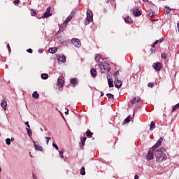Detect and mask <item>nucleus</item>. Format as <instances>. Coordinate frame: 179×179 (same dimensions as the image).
Instances as JSON below:
<instances>
[{
	"instance_id": "49530a36",
	"label": "nucleus",
	"mask_w": 179,
	"mask_h": 179,
	"mask_svg": "<svg viewBox=\"0 0 179 179\" xmlns=\"http://www.w3.org/2000/svg\"><path fill=\"white\" fill-rule=\"evenodd\" d=\"M19 2H20L19 0H15V1H14V3H19Z\"/></svg>"
},
{
	"instance_id": "8fccbe9b",
	"label": "nucleus",
	"mask_w": 179,
	"mask_h": 179,
	"mask_svg": "<svg viewBox=\"0 0 179 179\" xmlns=\"http://www.w3.org/2000/svg\"><path fill=\"white\" fill-rule=\"evenodd\" d=\"M10 141H11V142H13V141H15V138L12 137Z\"/></svg>"
},
{
	"instance_id": "c9c22d12",
	"label": "nucleus",
	"mask_w": 179,
	"mask_h": 179,
	"mask_svg": "<svg viewBox=\"0 0 179 179\" xmlns=\"http://www.w3.org/2000/svg\"><path fill=\"white\" fill-rule=\"evenodd\" d=\"M6 145H10V138H6Z\"/></svg>"
},
{
	"instance_id": "2f4dec72",
	"label": "nucleus",
	"mask_w": 179,
	"mask_h": 179,
	"mask_svg": "<svg viewBox=\"0 0 179 179\" xmlns=\"http://www.w3.org/2000/svg\"><path fill=\"white\" fill-rule=\"evenodd\" d=\"M81 176H85L86 174V172H85V167H82L80 171Z\"/></svg>"
},
{
	"instance_id": "f03ea898",
	"label": "nucleus",
	"mask_w": 179,
	"mask_h": 179,
	"mask_svg": "<svg viewBox=\"0 0 179 179\" xmlns=\"http://www.w3.org/2000/svg\"><path fill=\"white\" fill-rule=\"evenodd\" d=\"M164 152H166V148H161L157 150V151H155V156L156 157L157 163H162L163 160H166V157Z\"/></svg>"
},
{
	"instance_id": "bb28decb",
	"label": "nucleus",
	"mask_w": 179,
	"mask_h": 179,
	"mask_svg": "<svg viewBox=\"0 0 179 179\" xmlns=\"http://www.w3.org/2000/svg\"><path fill=\"white\" fill-rule=\"evenodd\" d=\"M132 118V116L129 115L125 120H124V124H127V122H129L131 121V119Z\"/></svg>"
},
{
	"instance_id": "4468645a",
	"label": "nucleus",
	"mask_w": 179,
	"mask_h": 179,
	"mask_svg": "<svg viewBox=\"0 0 179 179\" xmlns=\"http://www.w3.org/2000/svg\"><path fill=\"white\" fill-rule=\"evenodd\" d=\"M90 73L92 78H96L97 76V71L94 69H91Z\"/></svg>"
},
{
	"instance_id": "412c9836",
	"label": "nucleus",
	"mask_w": 179,
	"mask_h": 179,
	"mask_svg": "<svg viewBox=\"0 0 179 179\" xmlns=\"http://www.w3.org/2000/svg\"><path fill=\"white\" fill-rule=\"evenodd\" d=\"M32 97L34 99H38V97H40V95L38 94V93H37V91H35L32 94Z\"/></svg>"
},
{
	"instance_id": "39448f33",
	"label": "nucleus",
	"mask_w": 179,
	"mask_h": 179,
	"mask_svg": "<svg viewBox=\"0 0 179 179\" xmlns=\"http://www.w3.org/2000/svg\"><path fill=\"white\" fill-rule=\"evenodd\" d=\"M93 22V13L90 10H87V17L85 21V26Z\"/></svg>"
},
{
	"instance_id": "c03bdc74",
	"label": "nucleus",
	"mask_w": 179,
	"mask_h": 179,
	"mask_svg": "<svg viewBox=\"0 0 179 179\" xmlns=\"http://www.w3.org/2000/svg\"><path fill=\"white\" fill-rule=\"evenodd\" d=\"M120 73V72H115V73H114V76H117V75H118Z\"/></svg>"
},
{
	"instance_id": "5fc2aeb1",
	"label": "nucleus",
	"mask_w": 179,
	"mask_h": 179,
	"mask_svg": "<svg viewBox=\"0 0 179 179\" xmlns=\"http://www.w3.org/2000/svg\"><path fill=\"white\" fill-rule=\"evenodd\" d=\"M149 16H153V14H152V13H150Z\"/></svg>"
},
{
	"instance_id": "393cba45",
	"label": "nucleus",
	"mask_w": 179,
	"mask_h": 179,
	"mask_svg": "<svg viewBox=\"0 0 179 179\" xmlns=\"http://www.w3.org/2000/svg\"><path fill=\"white\" fill-rule=\"evenodd\" d=\"M178 108L179 103L172 107V113H173V111H176V110H178Z\"/></svg>"
},
{
	"instance_id": "0e129e2a",
	"label": "nucleus",
	"mask_w": 179,
	"mask_h": 179,
	"mask_svg": "<svg viewBox=\"0 0 179 179\" xmlns=\"http://www.w3.org/2000/svg\"><path fill=\"white\" fill-rule=\"evenodd\" d=\"M0 173H1V167H0Z\"/></svg>"
},
{
	"instance_id": "a19ab883",
	"label": "nucleus",
	"mask_w": 179,
	"mask_h": 179,
	"mask_svg": "<svg viewBox=\"0 0 179 179\" xmlns=\"http://www.w3.org/2000/svg\"><path fill=\"white\" fill-rule=\"evenodd\" d=\"M62 44L63 45H66V41H62Z\"/></svg>"
},
{
	"instance_id": "7c9ffc66",
	"label": "nucleus",
	"mask_w": 179,
	"mask_h": 179,
	"mask_svg": "<svg viewBox=\"0 0 179 179\" xmlns=\"http://www.w3.org/2000/svg\"><path fill=\"white\" fill-rule=\"evenodd\" d=\"M106 96L110 100H114V95L112 94H107Z\"/></svg>"
},
{
	"instance_id": "4d7b16f0",
	"label": "nucleus",
	"mask_w": 179,
	"mask_h": 179,
	"mask_svg": "<svg viewBox=\"0 0 179 179\" xmlns=\"http://www.w3.org/2000/svg\"><path fill=\"white\" fill-rule=\"evenodd\" d=\"M38 52H40V53L41 54V52H43V50H38Z\"/></svg>"
},
{
	"instance_id": "c756f323",
	"label": "nucleus",
	"mask_w": 179,
	"mask_h": 179,
	"mask_svg": "<svg viewBox=\"0 0 179 179\" xmlns=\"http://www.w3.org/2000/svg\"><path fill=\"white\" fill-rule=\"evenodd\" d=\"M86 137H84L81 138L82 145H80L81 148H83L85 146V142H86Z\"/></svg>"
},
{
	"instance_id": "a878e982",
	"label": "nucleus",
	"mask_w": 179,
	"mask_h": 179,
	"mask_svg": "<svg viewBox=\"0 0 179 179\" xmlns=\"http://www.w3.org/2000/svg\"><path fill=\"white\" fill-rule=\"evenodd\" d=\"M35 150H43V147L40 146L39 145L34 144Z\"/></svg>"
},
{
	"instance_id": "69168bd1",
	"label": "nucleus",
	"mask_w": 179,
	"mask_h": 179,
	"mask_svg": "<svg viewBox=\"0 0 179 179\" xmlns=\"http://www.w3.org/2000/svg\"><path fill=\"white\" fill-rule=\"evenodd\" d=\"M143 1H146V0H143Z\"/></svg>"
},
{
	"instance_id": "aec40b11",
	"label": "nucleus",
	"mask_w": 179,
	"mask_h": 179,
	"mask_svg": "<svg viewBox=\"0 0 179 179\" xmlns=\"http://www.w3.org/2000/svg\"><path fill=\"white\" fill-rule=\"evenodd\" d=\"M138 101H141V98L138 96L134 97L131 102L132 104H135V103H138Z\"/></svg>"
},
{
	"instance_id": "a211bd4d",
	"label": "nucleus",
	"mask_w": 179,
	"mask_h": 179,
	"mask_svg": "<svg viewBox=\"0 0 179 179\" xmlns=\"http://www.w3.org/2000/svg\"><path fill=\"white\" fill-rule=\"evenodd\" d=\"M70 83L73 86H76V85H78V78H71Z\"/></svg>"
},
{
	"instance_id": "9b49d317",
	"label": "nucleus",
	"mask_w": 179,
	"mask_h": 179,
	"mask_svg": "<svg viewBox=\"0 0 179 179\" xmlns=\"http://www.w3.org/2000/svg\"><path fill=\"white\" fill-rule=\"evenodd\" d=\"M57 61H58L59 63H60V62H62V63L66 62V57H65V55L60 56L57 58Z\"/></svg>"
},
{
	"instance_id": "864d4df0",
	"label": "nucleus",
	"mask_w": 179,
	"mask_h": 179,
	"mask_svg": "<svg viewBox=\"0 0 179 179\" xmlns=\"http://www.w3.org/2000/svg\"><path fill=\"white\" fill-rule=\"evenodd\" d=\"M157 43H159V41H156L155 43H154V44H157Z\"/></svg>"
},
{
	"instance_id": "58836bf2",
	"label": "nucleus",
	"mask_w": 179,
	"mask_h": 179,
	"mask_svg": "<svg viewBox=\"0 0 179 179\" xmlns=\"http://www.w3.org/2000/svg\"><path fill=\"white\" fill-rule=\"evenodd\" d=\"M154 86H155V84L152 83H150L148 84V87H153Z\"/></svg>"
},
{
	"instance_id": "6e6552de",
	"label": "nucleus",
	"mask_w": 179,
	"mask_h": 179,
	"mask_svg": "<svg viewBox=\"0 0 179 179\" xmlns=\"http://www.w3.org/2000/svg\"><path fill=\"white\" fill-rule=\"evenodd\" d=\"M51 7H48L45 13L43 14V16H42V17H50V16H51Z\"/></svg>"
},
{
	"instance_id": "a18cd8bd",
	"label": "nucleus",
	"mask_w": 179,
	"mask_h": 179,
	"mask_svg": "<svg viewBox=\"0 0 179 179\" xmlns=\"http://www.w3.org/2000/svg\"><path fill=\"white\" fill-rule=\"evenodd\" d=\"M7 47H8V51L10 52V46H9V44L7 45Z\"/></svg>"
},
{
	"instance_id": "f8f14e48",
	"label": "nucleus",
	"mask_w": 179,
	"mask_h": 179,
	"mask_svg": "<svg viewBox=\"0 0 179 179\" xmlns=\"http://www.w3.org/2000/svg\"><path fill=\"white\" fill-rule=\"evenodd\" d=\"M133 15L134 16H141V15H142V13H141V11L139 10H138V8H136L133 10Z\"/></svg>"
},
{
	"instance_id": "5701e85b",
	"label": "nucleus",
	"mask_w": 179,
	"mask_h": 179,
	"mask_svg": "<svg viewBox=\"0 0 179 179\" xmlns=\"http://www.w3.org/2000/svg\"><path fill=\"white\" fill-rule=\"evenodd\" d=\"M124 21L126 23H132V19H131V17L127 16L125 19Z\"/></svg>"
},
{
	"instance_id": "473e14b6",
	"label": "nucleus",
	"mask_w": 179,
	"mask_h": 179,
	"mask_svg": "<svg viewBox=\"0 0 179 179\" xmlns=\"http://www.w3.org/2000/svg\"><path fill=\"white\" fill-rule=\"evenodd\" d=\"M65 151L64 150H62L60 152H59V156H60V158L61 159H64V152Z\"/></svg>"
},
{
	"instance_id": "9d476101",
	"label": "nucleus",
	"mask_w": 179,
	"mask_h": 179,
	"mask_svg": "<svg viewBox=\"0 0 179 179\" xmlns=\"http://www.w3.org/2000/svg\"><path fill=\"white\" fill-rule=\"evenodd\" d=\"M152 66L155 71H160L162 69V64L159 62L154 63Z\"/></svg>"
},
{
	"instance_id": "1a4fd4ad",
	"label": "nucleus",
	"mask_w": 179,
	"mask_h": 179,
	"mask_svg": "<svg viewBox=\"0 0 179 179\" xmlns=\"http://www.w3.org/2000/svg\"><path fill=\"white\" fill-rule=\"evenodd\" d=\"M115 86L117 89H120V87L122 86V81L118 80V78H116L115 80Z\"/></svg>"
},
{
	"instance_id": "dca6fc26",
	"label": "nucleus",
	"mask_w": 179,
	"mask_h": 179,
	"mask_svg": "<svg viewBox=\"0 0 179 179\" xmlns=\"http://www.w3.org/2000/svg\"><path fill=\"white\" fill-rule=\"evenodd\" d=\"M114 80H113V78H108V83L109 85V87H114Z\"/></svg>"
},
{
	"instance_id": "37998d69",
	"label": "nucleus",
	"mask_w": 179,
	"mask_h": 179,
	"mask_svg": "<svg viewBox=\"0 0 179 179\" xmlns=\"http://www.w3.org/2000/svg\"><path fill=\"white\" fill-rule=\"evenodd\" d=\"M33 179H37V176L34 173H33Z\"/></svg>"
},
{
	"instance_id": "423d86ee",
	"label": "nucleus",
	"mask_w": 179,
	"mask_h": 179,
	"mask_svg": "<svg viewBox=\"0 0 179 179\" xmlns=\"http://www.w3.org/2000/svg\"><path fill=\"white\" fill-rule=\"evenodd\" d=\"M64 77L62 76L59 77L57 80V85L59 87V90H62V86H64Z\"/></svg>"
},
{
	"instance_id": "79ce46f5",
	"label": "nucleus",
	"mask_w": 179,
	"mask_h": 179,
	"mask_svg": "<svg viewBox=\"0 0 179 179\" xmlns=\"http://www.w3.org/2000/svg\"><path fill=\"white\" fill-rule=\"evenodd\" d=\"M27 52H29V54H31V52H33V50H31V49H28V50H27Z\"/></svg>"
},
{
	"instance_id": "4c0bfd02",
	"label": "nucleus",
	"mask_w": 179,
	"mask_h": 179,
	"mask_svg": "<svg viewBox=\"0 0 179 179\" xmlns=\"http://www.w3.org/2000/svg\"><path fill=\"white\" fill-rule=\"evenodd\" d=\"M52 146H53V148H55L56 149V150H58V145H57V144L53 143Z\"/></svg>"
},
{
	"instance_id": "b1692460",
	"label": "nucleus",
	"mask_w": 179,
	"mask_h": 179,
	"mask_svg": "<svg viewBox=\"0 0 179 179\" xmlns=\"http://www.w3.org/2000/svg\"><path fill=\"white\" fill-rule=\"evenodd\" d=\"M41 79H43L44 80L48 79V74L47 73L41 74Z\"/></svg>"
},
{
	"instance_id": "f3484780",
	"label": "nucleus",
	"mask_w": 179,
	"mask_h": 179,
	"mask_svg": "<svg viewBox=\"0 0 179 179\" xmlns=\"http://www.w3.org/2000/svg\"><path fill=\"white\" fill-rule=\"evenodd\" d=\"M1 106L4 110H6V106H8V103L6 102V100H3L2 102L1 103Z\"/></svg>"
},
{
	"instance_id": "09e8293b",
	"label": "nucleus",
	"mask_w": 179,
	"mask_h": 179,
	"mask_svg": "<svg viewBox=\"0 0 179 179\" xmlns=\"http://www.w3.org/2000/svg\"><path fill=\"white\" fill-rule=\"evenodd\" d=\"M151 52H152V54H153V52H155V49H151Z\"/></svg>"
},
{
	"instance_id": "ddd939ff",
	"label": "nucleus",
	"mask_w": 179,
	"mask_h": 179,
	"mask_svg": "<svg viewBox=\"0 0 179 179\" xmlns=\"http://www.w3.org/2000/svg\"><path fill=\"white\" fill-rule=\"evenodd\" d=\"M103 57H101V56L100 55H98L95 57V61L96 62H99V63H101L103 62Z\"/></svg>"
},
{
	"instance_id": "cd10ccee",
	"label": "nucleus",
	"mask_w": 179,
	"mask_h": 179,
	"mask_svg": "<svg viewBox=\"0 0 179 179\" xmlns=\"http://www.w3.org/2000/svg\"><path fill=\"white\" fill-rule=\"evenodd\" d=\"M27 131L28 134V136L31 137V135H33V132L31 131V129L29 128H27Z\"/></svg>"
},
{
	"instance_id": "bf43d9fd",
	"label": "nucleus",
	"mask_w": 179,
	"mask_h": 179,
	"mask_svg": "<svg viewBox=\"0 0 179 179\" xmlns=\"http://www.w3.org/2000/svg\"><path fill=\"white\" fill-rule=\"evenodd\" d=\"M40 131H41V132H43V128H41V129H40Z\"/></svg>"
},
{
	"instance_id": "72a5a7b5",
	"label": "nucleus",
	"mask_w": 179,
	"mask_h": 179,
	"mask_svg": "<svg viewBox=\"0 0 179 179\" xmlns=\"http://www.w3.org/2000/svg\"><path fill=\"white\" fill-rule=\"evenodd\" d=\"M45 139H46V144L48 145L50 141H51L50 137H45Z\"/></svg>"
},
{
	"instance_id": "ea45409f",
	"label": "nucleus",
	"mask_w": 179,
	"mask_h": 179,
	"mask_svg": "<svg viewBox=\"0 0 179 179\" xmlns=\"http://www.w3.org/2000/svg\"><path fill=\"white\" fill-rule=\"evenodd\" d=\"M25 125H27V127H28V129L30 128V124H29V122H25Z\"/></svg>"
},
{
	"instance_id": "e433bc0d",
	"label": "nucleus",
	"mask_w": 179,
	"mask_h": 179,
	"mask_svg": "<svg viewBox=\"0 0 179 179\" xmlns=\"http://www.w3.org/2000/svg\"><path fill=\"white\" fill-rule=\"evenodd\" d=\"M31 16H36V13L34 10H31Z\"/></svg>"
},
{
	"instance_id": "680f3d73",
	"label": "nucleus",
	"mask_w": 179,
	"mask_h": 179,
	"mask_svg": "<svg viewBox=\"0 0 179 179\" xmlns=\"http://www.w3.org/2000/svg\"><path fill=\"white\" fill-rule=\"evenodd\" d=\"M111 1H113V2H114V0H111Z\"/></svg>"
},
{
	"instance_id": "13d9d810",
	"label": "nucleus",
	"mask_w": 179,
	"mask_h": 179,
	"mask_svg": "<svg viewBox=\"0 0 179 179\" xmlns=\"http://www.w3.org/2000/svg\"><path fill=\"white\" fill-rule=\"evenodd\" d=\"M177 27H178V31H179V24H178Z\"/></svg>"
},
{
	"instance_id": "3c124183",
	"label": "nucleus",
	"mask_w": 179,
	"mask_h": 179,
	"mask_svg": "<svg viewBox=\"0 0 179 179\" xmlns=\"http://www.w3.org/2000/svg\"><path fill=\"white\" fill-rule=\"evenodd\" d=\"M101 96L103 97V96H104V92H101Z\"/></svg>"
},
{
	"instance_id": "f704fd0d",
	"label": "nucleus",
	"mask_w": 179,
	"mask_h": 179,
	"mask_svg": "<svg viewBox=\"0 0 179 179\" xmlns=\"http://www.w3.org/2000/svg\"><path fill=\"white\" fill-rule=\"evenodd\" d=\"M162 58H163V59H166L167 58V55H166V53H162Z\"/></svg>"
},
{
	"instance_id": "20e7f679",
	"label": "nucleus",
	"mask_w": 179,
	"mask_h": 179,
	"mask_svg": "<svg viewBox=\"0 0 179 179\" xmlns=\"http://www.w3.org/2000/svg\"><path fill=\"white\" fill-rule=\"evenodd\" d=\"M96 68L99 69L101 73H106V72H110L111 68H110V64H99L96 66Z\"/></svg>"
},
{
	"instance_id": "0eeeda50",
	"label": "nucleus",
	"mask_w": 179,
	"mask_h": 179,
	"mask_svg": "<svg viewBox=\"0 0 179 179\" xmlns=\"http://www.w3.org/2000/svg\"><path fill=\"white\" fill-rule=\"evenodd\" d=\"M71 43L74 45L75 47H76V48H79L80 45H82V44L80 43V41L78 38H72Z\"/></svg>"
},
{
	"instance_id": "052dcab7",
	"label": "nucleus",
	"mask_w": 179,
	"mask_h": 179,
	"mask_svg": "<svg viewBox=\"0 0 179 179\" xmlns=\"http://www.w3.org/2000/svg\"><path fill=\"white\" fill-rule=\"evenodd\" d=\"M56 110L58 111V108H56Z\"/></svg>"
},
{
	"instance_id": "6ab92c4d",
	"label": "nucleus",
	"mask_w": 179,
	"mask_h": 179,
	"mask_svg": "<svg viewBox=\"0 0 179 179\" xmlns=\"http://www.w3.org/2000/svg\"><path fill=\"white\" fill-rule=\"evenodd\" d=\"M57 50H58V48H49V52L50 54H55V52H57Z\"/></svg>"
},
{
	"instance_id": "2eb2a0df",
	"label": "nucleus",
	"mask_w": 179,
	"mask_h": 179,
	"mask_svg": "<svg viewBox=\"0 0 179 179\" xmlns=\"http://www.w3.org/2000/svg\"><path fill=\"white\" fill-rule=\"evenodd\" d=\"M164 12L166 15H169V13L171 12V8H170L169 6H165L164 8Z\"/></svg>"
},
{
	"instance_id": "4be33fe9",
	"label": "nucleus",
	"mask_w": 179,
	"mask_h": 179,
	"mask_svg": "<svg viewBox=\"0 0 179 179\" xmlns=\"http://www.w3.org/2000/svg\"><path fill=\"white\" fill-rule=\"evenodd\" d=\"M156 125V122L155 121L151 122L150 129L152 131V129H155Z\"/></svg>"
},
{
	"instance_id": "c85d7f7f",
	"label": "nucleus",
	"mask_w": 179,
	"mask_h": 179,
	"mask_svg": "<svg viewBox=\"0 0 179 179\" xmlns=\"http://www.w3.org/2000/svg\"><path fill=\"white\" fill-rule=\"evenodd\" d=\"M93 135V133H92V131H87L86 132V136L88 137V138H92V136Z\"/></svg>"
},
{
	"instance_id": "de8ad7c7",
	"label": "nucleus",
	"mask_w": 179,
	"mask_h": 179,
	"mask_svg": "<svg viewBox=\"0 0 179 179\" xmlns=\"http://www.w3.org/2000/svg\"><path fill=\"white\" fill-rule=\"evenodd\" d=\"M66 114V115H68L69 114V110H67L64 113Z\"/></svg>"
},
{
	"instance_id": "6e6d98bb",
	"label": "nucleus",
	"mask_w": 179,
	"mask_h": 179,
	"mask_svg": "<svg viewBox=\"0 0 179 179\" xmlns=\"http://www.w3.org/2000/svg\"><path fill=\"white\" fill-rule=\"evenodd\" d=\"M156 45L155 43L152 44V48H154V47Z\"/></svg>"
},
{
	"instance_id": "7ed1b4c3",
	"label": "nucleus",
	"mask_w": 179,
	"mask_h": 179,
	"mask_svg": "<svg viewBox=\"0 0 179 179\" xmlns=\"http://www.w3.org/2000/svg\"><path fill=\"white\" fill-rule=\"evenodd\" d=\"M77 11L78 10L76 8L73 9L71 13L66 18L64 23L61 24L59 30L58 31L59 34V33H62V31L65 30V29L66 28V26L68 25V23H69L71 20H72V17L75 16V13H76Z\"/></svg>"
},
{
	"instance_id": "603ef678",
	"label": "nucleus",
	"mask_w": 179,
	"mask_h": 179,
	"mask_svg": "<svg viewBox=\"0 0 179 179\" xmlns=\"http://www.w3.org/2000/svg\"><path fill=\"white\" fill-rule=\"evenodd\" d=\"M134 179H138V175H135Z\"/></svg>"
},
{
	"instance_id": "f257e3e1",
	"label": "nucleus",
	"mask_w": 179,
	"mask_h": 179,
	"mask_svg": "<svg viewBox=\"0 0 179 179\" xmlns=\"http://www.w3.org/2000/svg\"><path fill=\"white\" fill-rule=\"evenodd\" d=\"M163 143V138L162 137H161L157 142L156 143L155 145H154L152 148L151 150H150L148 152V154L146 155V159L148 160H152L153 159V155H155V152L157 151L156 149H157V148H159V146H162V143Z\"/></svg>"
},
{
	"instance_id": "e2e57ef3",
	"label": "nucleus",
	"mask_w": 179,
	"mask_h": 179,
	"mask_svg": "<svg viewBox=\"0 0 179 179\" xmlns=\"http://www.w3.org/2000/svg\"><path fill=\"white\" fill-rule=\"evenodd\" d=\"M162 41H160V43H162Z\"/></svg>"
}]
</instances>
